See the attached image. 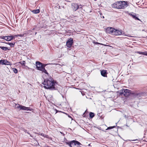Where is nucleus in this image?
Instances as JSON below:
<instances>
[{
    "label": "nucleus",
    "mask_w": 147,
    "mask_h": 147,
    "mask_svg": "<svg viewBox=\"0 0 147 147\" xmlns=\"http://www.w3.org/2000/svg\"><path fill=\"white\" fill-rule=\"evenodd\" d=\"M42 84L44 85V87L46 89L51 90L57 89V85L58 84V83L53 78L44 79V82Z\"/></svg>",
    "instance_id": "1"
},
{
    "label": "nucleus",
    "mask_w": 147,
    "mask_h": 147,
    "mask_svg": "<svg viewBox=\"0 0 147 147\" xmlns=\"http://www.w3.org/2000/svg\"><path fill=\"white\" fill-rule=\"evenodd\" d=\"M127 2L125 1H117L112 5V8L117 9H124L127 6Z\"/></svg>",
    "instance_id": "2"
},
{
    "label": "nucleus",
    "mask_w": 147,
    "mask_h": 147,
    "mask_svg": "<svg viewBox=\"0 0 147 147\" xmlns=\"http://www.w3.org/2000/svg\"><path fill=\"white\" fill-rule=\"evenodd\" d=\"M66 144L68 145L70 147H78V146L81 144L79 142L73 140L70 142H65Z\"/></svg>",
    "instance_id": "3"
},
{
    "label": "nucleus",
    "mask_w": 147,
    "mask_h": 147,
    "mask_svg": "<svg viewBox=\"0 0 147 147\" xmlns=\"http://www.w3.org/2000/svg\"><path fill=\"white\" fill-rule=\"evenodd\" d=\"M133 94L135 97L140 99L141 97H142V96H147V92H136L133 93Z\"/></svg>",
    "instance_id": "4"
},
{
    "label": "nucleus",
    "mask_w": 147,
    "mask_h": 147,
    "mask_svg": "<svg viewBox=\"0 0 147 147\" xmlns=\"http://www.w3.org/2000/svg\"><path fill=\"white\" fill-rule=\"evenodd\" d=\"M36 67L37 69L39 70H42L41 69L43 68L44 66H43V63L40 61H37L35 63Z\"/></svg>",
    "instance_id": "5"
},
{
    "label": "nucleus",
    "mask_w": 147,
    "mask_h": 147,
    "mask_svg": "<svg viewBox=\"0 0 147 147\" xmlns=\"http://www.w3.org/2000/svg\"><path fill=\"white\" fill-rule=\"evenodd\" d=\"M71 7L73 11H75L79 8H81V7H80V6L76 3H72L71 4Z\"/></svg>",
    "instance_id": "6"
},
{
    "label": "nucleus",
    "mask_w": 147,
    "mask_h": 147,
    "mask_svg": "<svg viewBox=\"0 0 147 147\" xmlns=\"http://www.w3.org/2000/svg\"><path fill=\"white\" fill-rule=\"evenodd\" d=\"M123 96L128 97L131 94V90L127 89H123Z\"/></svg>",
    "instance_id": "7"
},
{
    "label": "nucleus",
    "mask_w": 147,
    "mask_h": 147,
    "mask_svg": "<svg viewBox=\"0 0 147 147\" xmlns=\"http://www.w3.org/2000/svg\"><path fill=\"white\" fill-rule=\"evenodd\" d=\"M73 43V40L72 38H70L66 42V45L67 47L70 48Z\"/></svg>",
    "instance_id": "8"
},
{
    "label": "nucleus",
    "mask_w": 147,
    "mask_h": 147,
    "mask_svg": "<svg viewBox=\"0 0 147 147\" xmlns=\"http://www.w3.org/2000/svg\"><path fill=\"white\" fill-rule=\"evenodd\" d=\"M115 29L111 27L108 28L107 29V32L108 33L113 35Z\"/></svg>",
    "instance_id": "9"
},
{
    "label": "nucleus",
    "mask_w": 147,
    "mask_h": 147,
    "mask_svg": "<svg viewBox=\"0 0 147 147\" xmlns=\"http://www.w3.org/2000/svg\"><path fill=\"white\" fill-rule=\"evenodd\" d=\"M0 64L11 65V63L10 62H9L6 60H0Z\"/></svg>",
    "instance_id": "10"
},
{
    "label": "nucleus",
    "mask_w": 147,
    "mask_h": 147,
    "mask_svg": "<svg viewBox=\"0 0 147 147\" xmlns=\"http://www.w3.org/2000/svg\"><path fill=\"white\" fill-rule=\"evenodd\" d=\"M129 15L131 16L135 20H140V19L136 16V13L132 12V13H129Z\"/></svg>",
    "instance_id": "11"
},
{
    "label": "nucleus",
    "mask_w": 147,
    "mask_h": 147,
    "mask_svg": "<svg viewBox=\"0 0 147 147\" xmlns=\"http://www.w3.org/2000/svg\"><path fill=\"white\" fill-rule=\"evenodd\" d=\"M122 34V31L121 30H118L115 29L114 34L113 35H119Z\"/></svg>",
    "instance_id": "12"
},
{
    "label": "nucleus",
    "mask_w": 147,
    "mask_h": 147,
    "mask_svg": "<svg viewBox=\"0 0 147 147\" xmlns=\"http://www.w3.org/2000/svg\"><path fill=\"white\" fill-rule=\"evenodd\" d=\"M32 110V109H30L29 107H26L21 105L20 110H22L31 111Z\"/></svg>",
    "instance_id": "13"
},
{
    "label": "nucleus",
    "mask_w": 147,
    "mask_h": 147,
    "mask_svg": "<svg viewBox=\"0 0 147 147\" xmlns=\"http://www.w3.org/2000/svg\"><path fill=\"white\" fill-rule=\"evenodd\" d=\"M101 75L104 77H107V71L102 70L100 71Z\"/></svg>",
    "instance_id": "14"
},
{
    "label": "nucleus",
    "mask_w": 147,
    "mask_h": 147,
    "mask_svg": "<svg viewBox=\"0 0 147 147\" xmlns=\"http://www.w3.org/2000/svg\"><path fill=\"white\" fill-rule=\"evenodd\" d=\"M6 36L7 37L5 38V40L7 41H10L13 39L14 38V36Z\"/></svg>",
    "instance_id": "15"
},
{
    "label": "nucleus",
    "mask_w": 147,
    "mask_h": 147,
    "mask_svg": "<svg viewBox=\"0 0 147 147\" xmlns=\"http://www.w3.org/2000/svg\"><path fill=\"white\" fill-rule=\"evenodd\" d=\"M5 43L9 45L10 47H14L15 45V42H13V43H10L9 42H4Z\"/></svg>",
    "instance_id": "16"
},
{
    "label": "nucleus",
    "mask_w": 147,
    "mask_h": 147,
    "mask_svg": "<svg viewBox=\"0 0 147 147\" xmlns=\"http://www.w3.org/2000/svg\"><path fill=\"white\" fill-rule=\"evenodd\" d=\"M33 13L37 14L40 12V10L39 9H37L36 10H33L31 11Z\"/></svg>",
    "instance_id": "17"
},
{
    "label": "nucleus",
    "mask_w": 147,
    "mask_h": 147,
    "mask_svg": "<svg viewBox=\"0 0 147 147\" xmlns=\"http://www.w3.org/2000/svg\"><path fill=\"white\" fill-rule=\"evenodd\" d=\"M123 89L122 90H119L118 92V93L119 95L123 96Z\"/></svg>",
    "instance_id": "18"
},
{
    "label": "nucleus",
    "mask_w": 147,
    "mask_h": 147,
    "mask_svg": "<svg viewBox=\"0 0 147 147\" xmlns=\"http://www.w3.org/2000/svg\"><path fill=\"white\" fill-rule=\"evenodd\" d=\"M48 64H50V65H57L58 66H59V64H46V63H45V64H43V66H44L43 67V68H45V67L47 65H48Z\"/></svg>",
    "instance_id": "19"
},
{
    "label": "nucleus",
    "mask_w": 147,
    "mask_h": 147,
    "mask_svg": "<svg viewBox=\"0 0 147 147\" xmlns=\"http://www.w3.org/2000/svg\"><path fill=\"white\" fill-rule=\"evenodd\" d=\"M0 48L5 51H6L7 50H9L10 49H8L7 47H4L0 46Z\"/></svg>",
    "instance_id": "20"
},
{
    "label": "nucleus",
    "mask_w": 147,
    "mask_h": 147,
    "mask_svg": "<svg viewBox=\"0 0 147 147\" xmlns=\"http://www.w3.org/2000/svg\"><path fill=\"white\" fill-rule=\"evenodd\" d=\"M89 115L90 118L91 119L92 118L95 116L94 113L92 112H90Z\"/></svg>",
    "instance_id": "21"
},
{
    "label": "nucleus",
    "mask_w": 147,
    "mask_h": 147,
    "mask_svg": "<svg viewBox=\"0 0 147 147\" xmlns=\"http://www.w3.org/2000/svg\"><path fill=\"white\" fill-rule=\"evenodd\" d=\"M42 70H40V71H41L45 73V74H49L47 71V70L45 69V68H43L41 69Z\"/></svg>",
    "instance_id": "22"
},
{
    "label": "nucleus",
    "mask_w": 147,
    "mask_h": 147,
    "mask_svg": "<svg viewBox=\"0 0 147 147\" xmlns=\"http://www.w3.org/2000/svg\"><path fill=\"white\" fill-rule=\"evenodd\" d=\"M19 63H20L22 65L24 66H25V64L26 63V62L25 61H22L19 62Z\"/></svg>",
    "instance_id": "23"
},
{
    "label": "nucleus",
    "mask_w": 147,
    "mask_h": 147,
    "mask_svg": "<svg viewBox=\"0 0 147 147\" xmlns=\"http://www.w3.org/2000/svg\"><path fill=\"white\" fill-rule=\"evenodd\" d=\"M12 69L15 73L17 74L18 73V70L16 69L15 68H12Z\"/></svg>",
    "instance_id": "24"
},
{
    "label": "nucleus",
    "mask_w": 147,
    "mask_h": 147,
    "mask_svg": "<svg viewBox=\"0 0 147 147\" xmlns=\"http://www.w3.org/2000/svg\"><path fill=\"white\" fill-rule=\"evenodd\" d=\"M24 34H20L16 35H15V36H14V37H17L18 36H20V37H22L24 36Z\"/></svg>",
    "instance_id": "25"
},
{
    "label": "nucleus",
    "mask_w": 147,
    "mask_h": 147,
    "mask_svg": "<svg viewBox=\"0 0 147 147\" xmlns=\"http://www.w3.org/2000/svg\"><path fill=\"white\" fill-rule=\"evenodd\" d=\"M115 127V126L109 127H107V129H106V130L114 128Z\"/></svg>",
    "instance_id": "26"
},
{
    "label": "nucleus",
    "mask_w": 147,
    "mask_h": 147,
    "mask_svg": "<svg viewBox=\"0 0 147 147\" xmlns=\"http://www.w3.org/2000/svg\"><path fill=\"white\" fill-rule=\"evenodd\" d=\"M23 130L24 131V132H26V133H27L28 134H29L30 136L31 137H32L31 135V134H30V133L28 132H27V130H26V129H23Z\"/></svg>",
    "instance_id": "27"
},
{
    "label": "nucleus",
    "mask_w": 147,
    "mask_h": 147,
    "mask_svg": "<svg viewBox=\"0 0 147 147\" xmlns=\"http://www.w3.org/2000/svg\"><path fill=\"white\" fill-rule=\"evenodd\" d=\"M6 37H7L6 36H1L0 37V38H1L5 40V38H6Z\"/></svg>",
    "instance_id": "28"
},
{
    "label": "nucleus",
    "mask_w": 147,
    "mask_h": 147,
    "mask_svg": "<svg viewBox=\"0 0 147 147\" xmlns=\"http://www.w3.org/2000/svg\"><path fill=\"white\" fill-rule=\"evenodd\" d=\"M21 105H20L18 104V105L16 107L18 109H20V107H21Z\"/></svg>",
    "instance_id": "29"
},
{
    "label": "nucleus",
    "mask_w": 147,
    "mask_h": 147,
    "mask_svg": "<svg viewBox=\"0 0 147 147\" xmlns=\"http://www.w3.org/2000/svg\"><path fill=\"white\" fill-rule=\"evenodd\" d=\"M93 43L95 44H96V45H97V44H101L100 43H99L97 42H95V41H94L93 42Z\"/></svg>",
    "instance_id": "30"
},
{
    "label": "nucleus",
    "mask_w": 147,
    "mask_h": 147,
    "mask_svg": "<svg viewBox=\"0 0 147 147\" xmlns=\"http://www.w3.org/2000/svg\"><path fill=\"white\" fill-rule=\"evenodd\" d=\"M124 117L126 118H127L128 117V116H127L126 115H124Z\"/></svg>",
    "instance_id": "31"
},
{
    "label": "nucleus",
    "mask_w": 147,
    "mask_h": 147,
    "mask_svg": "<svg viewBox=\"0 0 147 147\" xmlns=\"http://www.w3.org/2000/svg\"><path fill=\"white\" fill-rule=\"evenodd\" d=\"M132 141H138V139H136V140H131Z\"/></svg>",
    "instance_id": "32"
},
{
    "label": "nucleus",
    "mask_w": 147,
    "mask_h": 147,
    "mask_svg": "<svg viewBox=\"0 0 147 147\" xmlns=\"http://www.w3.org/2000/svg\"><path fill=\"white\" fill-rule=\"evenodd\" d=\"M68 117H69L71 118L72 120V117L70 115H68Z\"/></svg>",
    "instance_id": "33"
},
{
    "label": "nucleus",
    "mask_w": 147,
    "mask_h": 147,
    "mask_svg": "<svg viewBox=\"0 0 147 147\" xmlns=\"http://www.w3.org/2000/svg\"><path fill=\"white\" fill-rule=\"evenodd\" d=\"M87 111H86H86H85V113H84L83 115H84L85 114V113H87Z\"/></svg>",
    "instance_id": "34"
},
{
    "label": "nucleus",
    "mask_w": 147,
    "mask_h": 147,
    "mask_svg": "<svg viewBox=\"0 0 147 147\" xmlns=\"http://www.w3.org/2000/svg\"><path fill=\"white\" fill-rule=\"evenodd\" d=\"M100 16H101H101H102V13H100Z\"/></svg>",
    "instance_id": "35"
},
{
    "label": "nucleus",
    "mask_w": 147,
    "mask_h": 147,
    "mask_svg": "<svg viewBox=\"0 0 147 147\" xmlns=\"http://www.w3.org/2000/svg\"><path fill=\"white\" fill-rule=\"evenodd\" d=\"M140 54H143V52H141L140 53Z\"/></svg>",
    "instance_id": "36"
},
{
    "label": "nucleus",
    "mask_w": 147,
    "mask_h": 147,
    "mask_svg": "<svg viewBox=\"0 0 147 147\" xmlns=\"http://www.w3.org/2000/svg\"><path fill=\"white\" fill-rule=\"evenodd\" d=\"M79 6H80V7H81V8L82 7L81 5H79Z\"/></svg>",
    "instance_id": "37"
},
{
    "label": "nucleus",
    "mask_w": 147,
    "mask_h": 147,
    "mask_svg": "<svg viewBox=\"0 0 147 147\" xmlns=\"http://www.w3.org/2000/svg\"><path fill=\"white\" fill-rule=\"evenodd\" d=\"M39 135H40L42 136V134H41H41H40Z\"/></svg>",
    "instance_id": "38"
},
{
    "label": "nucleus",
    "mask_w": 147,
    "mask_h": 147,
    "mask_svg": "<svg viewBox=\"0 0 147 147\" xmlns=\"http://www.w3.org/2000/svg\"><path fill=\"white\" fill-rule=\"evenodd\" d=\"M145 55L147 56V53H146V54H145Z\"/></svg>",
    "instance_id": "39"
},
{
    "label": "nucleus",
    "mask_w": 147,
    "mask_h": 147,
    "mask_svg": "<svg viewBox=\"0 0 147 147\" xmlns=\"http://www.w3.org/2000/svg\"><path fill=\"white\" fill-rule=\"evenodd\" d=\"M102 17H103V18H104V17L103 16H102Z\"/></svg>",
    "instance_id": "40"
},
{
    "label": "nucleus",
    "mask_w": 147,
    "mask_h": 147,
    "mask_svg": "<svg viewBox=\"0 0 147 147\" xmlns=\"http://www.w3.org/2000/svg\"><path fill=\"white\" fill-rule=\"evenodd\" d=\"M36 32L35 34H36Z\"/></svg>",
    "instance_id": "41"
},
{
    "label": "nucleus",
    "mask_w": 147,
    "mask_h": 147,
    "mask_svg": "<svg viewBox=\"0 0 147 147\" xmlns=\"http://www.w3.org/2000/svg\"><path fill=\"white\" fill-rule=\"evenodd\" d=\"M95 1H96V0H94Z\"/></svg>",
    "instance_id": "42"
}]
</instances>
